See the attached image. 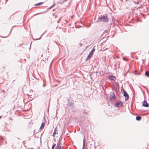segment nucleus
Masks as SVG:
<instances>
[{"mask_svg":"<svg viewBox=\"0 0 149 149\" xmlns=\"http://www.w3.org/2000/svg\"><path fill=\"white\" fill-rule=\"evenodd\" d=\"M101 20L105 22H107L108 21V18L107 14H105L103 15H101L100 19H98L96 21V22H100Z\"/></svg>","mask_w":149,"mask_h":149,"instance_id":"obj_1","label":"nucleus"},{"mask_svg":"<svg viewBox=\"0 0 149 149\" xmlns=\"http://www.w3.org/2000/svg\"><path fill=\"white\" fill-rule=\"evenodd\" d=\"M121 92L123 93V95L125 97V101L129 99V95L127 92L124 89H121Z\"/></svg>","mask_w":149,"mask_h":149,"instance_id":"obj_2","label":"nucleus"},{"mask_svg":"<svg viewBox=\"0 0 149 149\" xmlns=\"http://www.w3.org/2000/svg\"><path fill=\"white\" fill-rule=\"evenodd\" d=\"M95 50V49L94 48H93L92 49L91 52L89 54V55H88L86 60H87L88 59H89L91 58V57L92 56L93 53L94 52Z\"/></svg>","mask_w":149,"mask_h":149,"instance_id":"obj_3","label":"nucleus"},{"mask_svg":"<svg viewBox=\"0 0 149 149\" xmlns=\"http://www.w3.org/2000/svg\"><path fill=\"white\" fill-rule=\"evenodd\" d=\"M123 103V102L121 101L116 102L115 104V106L117 107H120L122 106Z\"/></svg>","mask_w":149,"mask_h":149,"instance_id":"obj_4","label":"nucleus"},{"mask_svg":"<svg viewBox=\"0 0 149 149\" xmlns=\"http://www.w3.org/2000/svg\"><path fill=\"white\" fill-rule=\"evenodd\" d=\"M110 99L111 100H114L115 99V97L114 93L111 92L110 93Z\"/></svg>","mask_w":149,"mask_h":149,"instance_id":"obj_5","label":"nucleus"},{"mask_svg":"<svg viewBox=\"0 0 149 149\" xmlns=\"http://www.w3.org/2000/svg\"><path fill=\"white\" fill-rule=\"evenodd\" d=\"M143 102L142 106L146 107H149V104L146 101L144 100Z\"/></svg>","mask_w":149,"mask_h":149,"instance_id":"obj_6","label":"nucleus"},{"mask_svg":"<svg viewBox=\"0 0 149 149\" xmlns=\"http://www.w3.org/2000/svg\"><path fill=\"white\" fill-rule=\"evenodd\" d=\"M61 145L62 144L60 142L58 143L55 149H61Z\"/></svg>","mask_w":149,"mask_h":149,"instance_id":"obj_7","label":"nucleus"},{"mask_svg":"<svg viewBox=\"0 0 149 149\" xmlns=\"http://www.w3.org/2000/svg\"><path fill=\"white\" fill-rule=\"evenodd\" d=\"M109 79L111 80L115 81L116 79V78L115 76L112 75L109 76Z\"/></svg>","mask_w":149,"mask_h":149,"instance_id":"obj_8","label":"nucleus"},{"mask_svg":"<svg viewBox=\"0 0 149 149\" xmlns=\"http://www.w3.org/2000/svg\"><path fill=\"white\" fill-rule=\"evenodd\" d=\"M68 106L71 108H72L74 107V103L72 102H70L68 103Z\"/></svg>","mask_w":149,"mask_h":149,"instance_id":"obj_9","label":"nucleus"},{"mask_svg":"<svg viewBox=\"0 0 149 149\" xmlns=\"http://www.w3.org/2000/svg\"><path fill=\"white\" fill-rule=\"evenodd\" d=\"M57 131V127H55L54 130V132L53 133V136L54 137L55 136V134L56 133V131Z\"/></svg>","mask_w":149,"mask_h":149,"instance_id":"obj_10","label":"nucleus"},{"mask_svg":"<svg viewBox=\"0 0 149 149\" xmlns=\"http://www.w3.org/2000/svg\"><path fill=\"white\" fill-rule=\"evenodd\" d=\"M45 125V123L44 122H43L41 125L40 127V129H42L44 127Z\"/></svg>","mask_w":149,"mask_h":149,"instance_id":"obj_11","label":"nucleus"},{"mask_svg":"<svg viewBox=\"0 0 149 149\" xmlns=\"http://www.w3.org/2000/svg\"><path fill=\"white\" fill-rule=\"evenodd\" d=\"M141 119V117L140 116H137L136 117V119L138 121L140 120Z\"/></svg>","mask_w":149,"mask_h":149,"instance_id":"obj_12","label":"nucleus"},{"mask_svg":"<svg viewBox=\"0 0 149 149\" xmlns=\"http://www.w3.org/2000/svg\"><path fill=\"white\" fill-rule=\"evenodd\" d=\"M83 113H85L86 114H87L88 113V111L84 109L83 111Z\"/></svg>","mask_w":149,"mask_h":149,"instance_id":"obj_13","label":"nucleus"},{"mask_svg":"<svg viewBox=\"0 0 149 149\" xmlns=\"http://www.w3.org/2000/svg\"><path fill=\"white\" fill-rule=\"evenodd\" d=\"M145 75L149 77V71H146L145 73Z\"/></svg>","mask_w":149,"mask_h":149,"instance_id":"obj_14","label":"nucleus"},{"mask_svg":"<svg viewBox=\"0 0 149 149\" xmlns=\"http://www.w3.org/2000/svg\"><path fill=\"white\" fill-rule=\"evenodd\" d=\"M85 139H84L83 140V147L82 149H84L85 146Z\"/></svg>","mask_w":149,"mask_h":149,"instance_id":"obj_15","label":"nucleus"},{"mask_svg":"<svg viewBox=\"0 0 149 149\" xmlns=\"http://www.w3.org/2000/svg\"><path fill=\"white\" fill-rule=\"evenodd\" d=\"M43 3V2H40L39 3H37L35 5V6H39L40 5H41Z\"/></svg>","mask_w":149,"mask_h":149,"instance_id":"obj_16","label":"nucleus"},{"mask_svg":"<svg viewBox=\"0 0 149 149\" xmlns=\"http://www.w3.org/2000/svg\"><path fill=\"white\" fill-rule=\"evenodd\" d=\"M56 145L55 144H54L52 146V149H54V147L56 146Z\"/></svg>","mask_w":149,"mask_h":149,"instance_id":"obj_17","label":"nucleus"},{"mask_svg":"<svg viewBox=\"0 0 149 149\" xmlns=\"http://www.w3.org/2000/svg\"><path fill=\"white\" fill-rule=\"evenodd\" d=\"M61 18H62V17H61L60 18V19L58 21V22H57L58 23H59V22L60 21V20L61 19Z\"/></svg>","mask_w":149,"mask_h":149,"instance_id":"obj_18","label":"nucleus"},{"mask_svg":"<svg viewBox=\"0 0 149 149\" xmlns=\"http://www.w3.org/2000/svg\"><path fill=\"white\" fill-rule=\"evenodd\" d=\"M45 12H42V13H38V14H42V13H45Z\"/></svg>","mask_w":149,"mask_h":149,"instance_id":"obj_19","label":"nucleus"},{"mask_svg":"<svg viewBox=\"0 0 149 149\" xmlns=\"http://www.w3.org/2000/svg\"><path fill=\"white\" fill-rule=\"evenodd\" d=\"M54 4L52 6H51V7H52V8L54 6Z\"/></svg>","mask_w":149,"mask_h":149,"instance_id":"obj_20","label":"nucleus"},{"mask_svg":"<svg viewBox=\"0 0 149 149\" xmlns=\"http://www.w3.org/2000/svg\"><path fill=\"white\" fill-rule=\"evenodd\" d=\"M54 4L52 6H51V7H52V8L54 6Z\"/></svg>","mask_w":149,"mask_h":149,"instance_id":"obj_21","label":"nucleus"},{"mask_svg":"<svg viewBox=\"0 0 149 149\" xmlns=\"http://www.w3.org/2000/svg\"><path fill=\"white\" fill-rule=\"evenodd\" d=\"M51 8H52V7H51H51H49V8H48V9H50Z\"/></svg>","mask_w":149,"mask_h":149,"instance_id":"obj_22","label":"nucleus"},{"mask_svg":"<svg viewBox=\"0 0 149 149\" xmlns=\"http://www.w3.org/2000/svg\"><path fill=\"white\" fill-rule=\"evenodd\" d=\"M51 8H52V7H51H51H49V8H48V9H50Z\"/></svg>","mask_w":149,"mask_h":149,"instance_id":"obj_23","label":"nucleus"},{"mask_svg":"<svg viewBox=\"0 0 149 149\" xmlns=\"http://www.w3.org/2000/svg\"><path fill=\"white\" fill-rule=\"evenodd\" d=\"M43 34H42V35H41V36H40V38L39 39H40V38H41V37L43 35Z\"/></svg>","mask_w":149,"mask_h":149,"instance_id":"obj_24","label":"nucleus"},{"mask_svg":"<svg viewBox=\"0 0 149 149\" xmlns=\"http://www.w3.org/2000/svg\"><path fill=\"white\" fill-rule=\"evenodd\" d=\"M45 85H44V84H43V87H45Z\"/></svg>","mask_w":149,"mask_h":149,"instance_id":"obj_25","label":"nucleus"},{"mask_svg":"<svg viewBox=\"0 0 149 149\" xmlns=\"http://www.w3.org/2000/svg\"><path fill=\"white\" fill-rule=\"evenodd\" d=\"M55 9H54L53 10V11H54L55 10Z\"/></svg>","mask_w":149,"mask_h":149,"instance_id":"obj_26","label":"nucleus"},{"mask_svg":"<svg viewBox=\"0 0 149 149\" xmlns=\"http://www.w3.org/2000/svg\"><path fill=\"white\" fill-rule=\"evenodd\" d=\"M31 149H33V148H31Z\"/></svg>","mask_w":149,"mask_h":149,"instance_id":"obj_27","label":"nucleus"},{"mask_svg":"<svg viewBox=\"0 0 149 149\" xmlns=\"http://www.w3.org/2000/svg\"><path fill=\"white\" fill-rule=\"evenodd\" d=\"M54 14H53V16H54Z\"/></svg>","mask_w":149,"mask_h":149,"instance_id":"obj_28","label":"nucleus"},{"mask_svg":"<svg viewBox=\"0 0 149 149\" xmlns=\"http://www.w3.org/2000/svg\"><path fill=\"white\" fill-rule=\"evenodd\" d=\"M1 116H0V118H1Z\"/></svg>","mask_w":149,"mask_h":149,"instance_id":"obj_29","label":"nucleus"},{"mask_svg":"<svg viewBox=\"0 0 149 149\" xmlns=\"http://www.w3.org/2000/svg\"><path fill=\"white\" fill-rule=\"evenodd\" d=\"M115 90H116H116H117L116 89H115Z\"/></svg>","mask_w":149,"mask_h":149,"instance_id":"obj_30","label":"nucleus"},{"mask_svg":"<svg viewBox=\"0 0 149 149\" xmlns=\"http://www.w3.org/2000/svg\"><path fill=\"white\" fill-rule=\"evenodd\" d=\"M56 16H55V18H56Z\"/></svg>","mask_w":149,"mask_h":149,"instance_id":"obj_31","label":"nucleus"},{"mask_svg":"<svg viewBox=\"0 0 149 149\" xmlns=\"http://www.w3.org/2000/svg\"><path fill=\"white\" fill-rule=\"evenodd\" d=\"M106 49H105L104 50H106Z\"/></svg>","mask_w":149,"mask_h":149,"instance_id":"obj_32","label":"nucleus"},{"mask_svg":"<svg viewBox=\"0 0 149 149\" xmlns=\"http://www.w3.org/2000/svg\"><path fill=\"white\" fill-rule=\"evenodd\" d=\"M144 61V60H143V61Z\"/></svg>","mask_w":149,"mask_h":149,"instance_id":"obj_33","label":"nucleus"}]
</instances>
